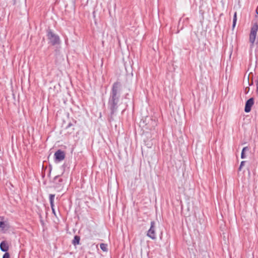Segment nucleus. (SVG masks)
<instances>
[{
	"label": "nucleus",
	"instance_id": "17",
	"mask_svg": "<svg viewBox=\"0 0 258 258\" xmlns=\"http://www.w3.org/2000/svg\"><path fill=\"white\" fill-rule=\"evenodd\" d=\"M245 161H243L241 162L240 163V166H239V169L240 170L242 168V167L244 165V163H245Z\"/></svg>",
	"mask_w": 258,
	"mask_h": 258
},
{
	"label": "nucleus",
	"instance_id": "7",
	"mask_svg": "<svg viewBox=\"0 0 258 258\" xmlns=\"http://www.w3.org/2000/svg\"><path fill=\"white\" fill-rule=\"evenodd\" d=\"M62 181V179L61 178H59V176L58 175L55 176L53 180V182L54 184V187L56 188H58L61 186V184H60V182Z\"/></svg>",
	"mask_w": 258,
	"mask_h": 258
},
{
	"label": "nucleus",
	"instance_id": "18",
	"mask_svg": "<svg viewBox=\"0 0 258 258\" xmlns=\"http://www.w3.org/2000/svg\"><path fill=\"white\" fill-rule=\"evenodd\" d=\"M51 208L52 210V213L54 214V216H56L54 207Z\"/></svg>",
	"mask_w": 258,
	"mask_h": 258
},
{
	"label": "nucleus",
	"instance_id": "12",
	"mask_svg": "<svg viewBox=\"0 0 258 258\" xmlns=\"http://www.w3.org/2000/svg\"><path fill=\"white\" fill-rule=\"evenodd\" d=\"M100 248L103 251H107L108 250L107 248V245L105 243H101L100 245Z\"/></svg>",
	"mask_w": 258,
	"mask_h": 258
},
{
	"label": "nucleus",
	"instance_id": "5",
	"mask_svg": "<svg viewBox=\"0 0 258 258\" xmlns=\"http://www.w3.org/2000/svg\"><path fill=\"white\" fill-rule=\"evenodd\" d=\"M54 157L55 160L60 162L63 160L65 158V153L61 150H58L54 153Z\"/></svg>",
	"mask_w": 258,
	"mask_h": 258
},
{
	"label": "nucleus",
	"instance_id": "3",
	"mask_svg": "<svg viewBox=\"0 0 258 258\" xmlns=\"http://www.w3.org/2000/svg\"><path fill=\"white\" fill-rule=\"evenodd\" d=\"M258 30V25L255 23L254 24L251 28L250 33L249 34V41L252 46L255 41L257 32Z\"/></svg>",
	"mask_w": 258,
	"mask_h": 258
},
{
	"label": "nucleus",
	"instance_id": "22",
	"mask_svg": "<svg viewBox=\"0 0 258 258\" xmlns=\"http://www.w3.org/2000/svg\"><path fill=\"white\" fill-rule=\"evenodd\" d=\"M256 14H258V12H257V10H256Z\"/></svg>",
	"mask_w": 258,
	"mask_h": 258
},
{
	"label": "nucleus",
	"instance_id": "15",
	"mask_svg": "<svg viewBox=\"0 0 258 258\" xmlns=\"http://www.w3.org/2000/svg\"><path fill=\"white\" fill-rule=\"evenodd\" d=\"M3 258H10V254L8 252H6L3 256Z\"/></svg>",
	"mask_w": 258,
	"mask_h": 258
},
{
	"label": "nucleus",
	"instance_id": "16",
	"mask_svg": "<svg viewBox=\"0 0 258 258\" xmlns=\"http://www.w3.org/2000/svg\"><path fill=\"white\" fill-rule=\"evenodd\" d=\"M39 218H40V223H41V224L42 225H43L44 224V222L42 219V216L41 215H39Z\"/></svg>",
	"mask_w": 258,
	"mask_h": 258
},
{
	"label": "nucleus",
	"instance_id": "10",
	"mask_svg": "<svg viewBox=\"0 0 258 258\" xmlns=\"http://www.w3.org/2000/svg\"><path fill=\"white\" fill-rule=\"evenodd\" d=\"M80 237L78 235H75L74 239L72 241V243L74 245H78L80 244Z\"/></svg>",
	"mask_w": 258,
	"mask_h": 258
},
{
	"label": "nucleus",
	"instance_id": "13",
	"mask_svg": "<svg viewBox=\"0 0 258 258\" xmlns=\"http://www.w3.org/2000/svg\"><path fill=\"white\" fill-rule=\"evenodd\" d=\"M6 227V224L5 223L3 219L0 217V228L2 229H5Z\"/></svg>",
	"mask_w": 258,
	"mask_h": 258
},
{
	"label": "nucleus",
	"instance_id": "11",
	"mask_svg": "<svg viewBox=\"0 0 258 258\" xmlns=\"http://www.w3.org/2000/svg\"><path fill=\"white\" fill-rule=\"evenodd\" d=\"M248 150V148L247 147H245L243 148L241 154V158L242 159H244L246 157L245 155V152Z\"/></svg>",
	"mask_w": 258,
	"mask_h": 258
},
{
	"label": "nucleus",
	"instance_id": "4",
	"mask_svg": "<svg viewBox=\"0 0 258 258\" xmlns=\"http://www.w3.org/2000/svg\"><path fill=\"white\" fill-rule=\"evenodd\" d=\"M155 222L154 221L151 222V226L147 232V236L152 239L156 238L155 233Z\"/></svg>",
	"mask_w": 258,
	"mask_h": 258
},
{
	"label": "nucleus",
	"instance_id": "2",
	"mask_svg": "<svg viewBox=\"0 0 258 258\" xmlns=\"http://www.w3.org/2000/svg\"><path fill=\"white\" fill-rule=\"evenodd\" d=\"M47 37L49 40L50 43L52 45L59 44L60 43V40L58 35L54 34L50 29L47 31Z\"/></svg>",
	"mask_w": 258,
	"mask_h": 258
},
{
	"label": "nucleus",
	"instance_id": "8",
	"mask_svg": "<svg viewBox=\"0 0 258 258\" xmlns=\"http://www.w3.org/2000/svg\"><path fill=\"white\" fill-rule=\"evenodd\" d=\"M0 249L2 251L8 252L9 249V246L8 242L6 241H3L0 243Z\"/></svg>",
	"mask_w": 258,
	"mask_h": 258
},
{
	"label": "nucleus",
	"instance_id": "9",
	"mask_svg": "<svg viewBox=\"0 0 258 258\" xmlns=\"http://www.w3.org/2000/svg\"><path fill=\"white\" fill-rule=\"evenodd\" d=\"M55 197L54 194H50L49 196V200L51 208L54 207V199Z\"/></svg>",
	"mask_w": 258,
	"mask_h": 258
},
{
	"label": "nucleus",
	"instance_id": "6",
	"mask_svg": "<svg viewBox=\"0 0 258 258\" xmlns=\"http://www.w3.org/2000/svg\"><path fill=\"white\" fill-rule=\"evenodd\" d=\"M254 104V99L253 98L249 99L245 103L244 111L245 112H249L251 110V108Z\"/></svg>",
	"mask_w": 258,
	"mask_h": 258
},
{
	"label": "nucleus",
	"instance_id": "21",
	"mask_svg": "<svg viewBox=\"0 0 258 258\" xmlns=\"http://www.w3.org/2000/svg\"><path fill=\"white\" fill-rule=\"evenodd\" d=\"M51 171V168H50L49 169L48 176L50 175Z\"/></svg>",
	"mask_w": 258,
	"mask_h": 258
},
{
	"label": "nucleus",
	"instance_id": "1",
	"mask_svg": "<svg viewBox=\"0 0 258 258\" xmlns=\"http://www.w3.org/2000/svg\"><path fill=\"white\" fill-rule=\"evenodd\" d=\"M121 87V83L118 81L114 82L111 87L107 102V107L110 111L109 122L114 120L113 117L117 112L120 104Z\"/></svg>",
	"mask_w": 258,
	"mask_h": 258
},
{
	"label": "nucleus",
	"instance_id": "19",
	"mask_svg": "<svg viewBox=\"0 0 258 258\" xmlns=\"http://www.w3.org/2000/svg\"><path fill=\"white\" fill-rule=\"evenodd\" d=\"M220 229H221V231H223L222 234H223V235H224V230H223V229H224V228H222V227H220ZM223 237H225V236H223Z\"/></svg>",
	"mask_w": 258,
	"mask_h": 258
},
{
	"label": "nucleus",
	"instance_id": "20",
	"mask_svg": "<svg viewBox=\"0 0 258 258\" xmlns=\"http://www.w3.org/2000/svg\"><path fill=\"white\" fill-rule=\"evenodd\" d=\"M72 125V123L70 122V123H69L68 124V125H67V128H69V127H71Z\"/></svg>",
	"mask_w": 258,
	"mask_h": 258
},
{
	"label": "nucleus",
	"instance_id": "14",
	"mask_svg": "<svg viewBox=\"0 0 258 258\" xmlns=\"http://www.w3.org/2000/svg\"><path fill=\"white\" fill-rule=\"evenodd\" d=\"M237 21V18H236V12L234 13V17L233 18V28H234L236 23Z\"/></svg>",
	"mask_w": 258,
	"mask_h": 258
}]
</instances>
